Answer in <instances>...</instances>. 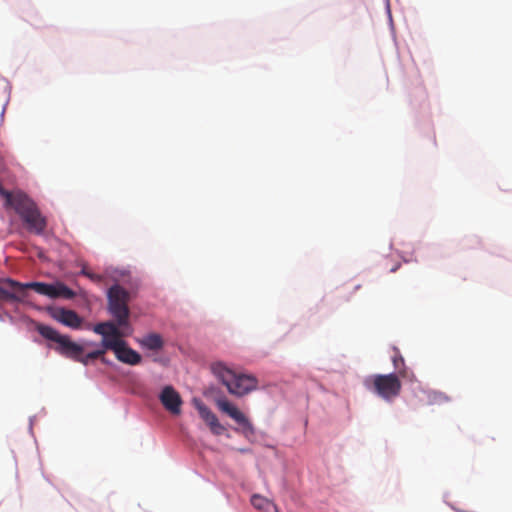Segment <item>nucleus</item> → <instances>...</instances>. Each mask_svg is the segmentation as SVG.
I'll return each mask as SVG.
<instances>
[{
	"label": "nucleus",
	"instance_id": "f257e3e1",
	"mask_svg": "<svg viewBox=\"0 0 512 512\" xmlns=\"http://www.w3.org/2000/svg\"><path fill=\"white\" fill-rule=\"evenodd\" d=\"M36 328L43 338L50 341L49 347L51 349L55 350L66 358H70L84 365H88L91 361L101 358L107 350L103 348L101 350L92 351L86 355H83L84 348L81 345L71 341L67 335H62L54 328L43 324H38Z\"/></svg>",
	"mask_w": 512,
	"mask_h": 512
},
{
	"label": "nucleus",
	"instance_id": "f03ea898",
	"mask_svg": "<svg viewBox=\"0 0 512 512\" xmlns=\"http://www.w3.org/2000/svg\"><path fill=\"white\" fill-rule=\"evenodd\" d=\"M213 374L227 387L230 394L242 397L258 387V380L253 375L237 374L222 362L211 365Z\"/></svg>",
	"mask_w": 512,
	"mask_h": 512
},
{
	"label": "nucleus",
	"instance_id": "7ed1b4c3",
	"mask_svg": "<svg viewBox=\"0 0 512 512\" xmlns=\"http://www.w3.org/2000/svg\"><path fill=\"white\" fill-rule=\"evenodd\" d=\"M32 289V282L22 285L9 278H0V305H15L17 311L27 314L32 306L28 301L29 290Z\"/></svg>",
	"mask_w": 512,
	"mask_h": 512
},
{
	"label": "nucleus",
	"instance_id": "20e7f679",
	"mask_svg": "<svg viewBox=\"0 0 512 512\" xmlns=\"http://www.w3.org/2000/svg\"><path fill=\"white\" fill-rule=\"evenodd\" d=\"M131 295L119 284L111 286L107 292L108 311L121 326H129Z\"/></svg>",
	"mask_w": 512,
	"mask_h": 512
},
{
	"label": "nucleus",
	"instance_id": "39448f33",
	"mask_svg": "<svg viewBox=\"0 0 512 512\" xmlns=\"http://www.w3.org/2000/svg\"><path fill=\"white\" fill-rule=\"evenodd\" d=\"M365 386L385 400L397 397L402 387L399 377L394 373L372 375L365 380Z\"/></svg>",
	"mask_w": 512,
	"mask_h": 512
},
{
	"label": "nucleus",
	"instance_id": "423d86ee",
	"mask_svg": "<svg viewBox=\"0 0 512 512\" xmlns=\"http://www.w3.org/2000/svg\"><path fill=\"white\" fill-rule=\"evenodd\" d=\"M129 326H121L115 321H105L95 324L92 330L102 336L101 346L106 349L105 342H118L123 339L127 334L124 329Z\"/></svg>",
	"mask_w": 512,
	"mask_h": 512
},
{
	"label": "nucleus",
	"instance_id": "0eeeda50",
	"mask_svg": "<svg viewBox=\"0 0 512 512\" xmlns=\"http://www.w3.org/2000/svg\"><path fill=\"white\" fill-rule=\"evenodd\" d=\"M106 349L113 351L116 359L128 365H138L142 361V356L129 347L128 343L121 339L118 342H105Z\"/></svg>",
	"mask_w": 512,
	"mask_h": 512
},
{
	"label": "nucleus",
	"instance_id": "6e6552de",
	"mask_svg": "<svg viewBox=\"0 0 512 512\" xmlns=\"http://www.w3.org/2000/svg\"><path fill=\"white\" fill-rule=\"evenodd\" d=\"M217 407L237 424H239L245 433H254V427L250 420L236 406L231 404L226 398L221 397L216 400Z\"/></svg>",
	"mask_w": 512,
	"mask_h": 512
},
{
	"label": "nucleus",
	"instance_id": "1a4fd4ad",
	"mask_svg": "<svg viewBox=\"0 0 512 512\" xmlns=\"http://www.w3.org/2000/svg\"><path fill=\"white\" fill-rule=\"evenodd\" d=\"M34 292L48 296L53 299H72L75 297V292L68 288L63 283L47 284L41 282H34Z\"/></svg>",
	"mask_w": 512,
	"mask_h": 512
},
{
	"label": "nucleus",
	"instance_id": "9d476101",
	"mask_svg": "<svg viewBox=\"0 0 512 512\" xmlns=\"http://www.w3.org/2000/svg\"><path fill=\"white\" fill-rule=\"evenodd\" d=\"M194 405L214 435H221L225 431V427L220 424L217 416L201 400L195 399Z\"/></svg>",
	"mask_w": 512,
	"mask_h": 512
},
{
	"label": "nucleus",
	"instance_id": "9b49d317",
	"mask_svg": "<svg viewBox=\"0 0 512 512\" xmlns=\"http://www.w3.org/2000/svg\"><path fill=\"white\" fill-rule=\"evenodd\" d=\"M160 402L170 413L178 415L181 412L182 399L180 394L172 387L165 386L159 396Z\"/></svg>",
	"mask_w": 512,
	"mask_h": 512
},
{
	"label": "nucleus",
	"instance_id": "f8f14e48",
	"mask_svg": "<svg viewBox=\"0 0 512 512\" xmlns=\"http://www.w3.org/2000/svg\"><path fill=\"white\" fill-rule=\"evenodd\" d=\"M53 317L58 322L72 329H79L83 322V319L75 311L65 308L57 309Z\"/></svg>",
	"mask_w": 512,
	"mask_h": 512
},
{
	"label": "nucleus",
	"instance_id": "ddd939ff",
	"mask_svg": "<svg viewBox=\"0 0 512 512\" xmlns=\"http://www.w3.org/2000/svg\"><path fill=\"white\" fill-rule=\"evenodd\" d=\"M395 354L392 356V362L394 368L398 372V377H402L412 381L414 379V374L405 366V361L399 350L394 347L393 348Z\"/></svg>",
	"mask_w": 512,
	"mask_h": 512
},
{
	"label": "nucleus",
	"instance_id": "4468645a",
	"mask_svg": "<svg viewBox=\"0 0 512 512\" xmlns=\"http://www.w3.org/2000/svg\"><path fill=\"white\" fill-rule=\"evenodd\" d=\"M251 504L252 506L262 512H275L276 511V505L269 500L268 498L260 495V494H254L251 497Z\"/></svg>",
	"mask_w": 512,
	"mask_h": 512
},
{
	"label": "nucleus",
	"instance_id": "2eb2a0df",
	"mask_svg": "<svg viewBox=\"0 0 512 512\" xmlns=\"http://www.w3.org/2000/svg\"><path fill=\"white\" fill-rule=\"evenodd\" d=\"M138 342L144 348L153 351L160 350L164 345L162 337L157 333H150L144 336Z\"/></svg>",
	"mask_w": 512,
	"mask_h": 512
},
{
	"label": "nucleus",
	"instance_id": "dca6fc26",
	"mask_svg": "<svg viewBox=\"0 0 512 512\" xmlns=\"http://www.w3.org/2000/svg\"><path fill=\"white\" fill-rule=\"evenodd\" d=\"M47 227V219L34 206V233L42 234Z\"/></svg>",
	"mask_w": 512,
	"mask_h": 512
},
{
	"label": "nucleus",
	"instance_id": "f3484780",
	"mask_svg": "<svg viewBox=\"0 0 512 512\" xmlns=\"http://www.w3.org/2000/svg\"><path fill=\"white\" fill-rule=\"evenodd\" d=\"M430 403H442L449 400V398L442 392L433 391L428 394Z\"/></svg>",
	"mask_w": 512,
	"mask_h": 512
},
{
	"label": "nucleus",
	"instance_id": "a211bd4d",
	"mask_svg": "<svg viewBox=\"0 0 512 512\" xmlns=\"http://www.w3.org/2000/svg\"><path fill=\"white\" fill-rule=\"evenodd\" d=\"M81 273L94 282H101L103 279V277L101 275L94 274V273L88 271L86 268H83Z\"/></svg>",
	"mask_w": 512,
	"mask_h": 512
},
{
	"label": "nucleus",
	"instance_id": "6ab92c4d",
	"mask_svg": "<svg viewBox=\"0 0 512 512\" xmlns=\"http://www.w3.org/2000/svg\"><path fill=\"white\" fill-rule=\"evenodd\" d=\"M38 257H39L40 259H42V260H45V259H46V258H45V256H44L43 251H41V250L38 252Z\"/></svg>",
	"mask_w": 512,
	"mask_h": 512
}]
</instances>
